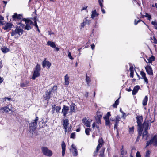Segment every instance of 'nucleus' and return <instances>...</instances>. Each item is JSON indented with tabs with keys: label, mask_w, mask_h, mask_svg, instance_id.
<instances>
[{
	"label": "nucleus",
	"mask_w": 157,
	"mask_h": 157,
	"mask_svg": "<svg viewBox=\"0 0 157 157\" xmlns=\"http://www.w3.org/2000/svg\"><path fill=\"white\" fill-rule=\"evenodd\" d=\"M41 151L43 154L45 155L51 157L52 155V151L48 149L47 147H41Z\"/></svg>",
	"instance_id": "nucleus-5"
},
{
	"label": "nucleus",
	"mask_w": 157,
	"mask_h": 157,
	"mask_svg": "<svg viewBox=\"0 0 157 157\" xmlns=\"http://www.w3.org/2000/svg\"><path fill=\"white\" fill-rule=\"evenodd\" d=\"M134 128L133 127H132L130 128H129V132H133L134 131Z\"/></svg>",
	"instance_id": "nucleus-58"
},
{
	"label": "nucleus",
	"mask_w": 157,
	"mask_h": 157,
	"mask_svg": "<svg viewBox=\"0 0 157 157\" xmlns=\"http://www.w3.org/2000/svg\"><path fill=\"white\" fill-rule=\"evenodd\" d=\"M142 21V20H139L137 21L136 23V20L135 19L134 20V25H136L138 23L140 22V21Z\"/></svg>",
	"instance_id": "nucleus-51"
},
{
	"label": "nucleus",
	"mask_w": 157,
	"mask_h": 157,
	"mask_svg": "<svg viewBox=\"0 0 157 157\" xmlns=\"http://www.w3.org/2000/svg\"><path fill=\"white\" fill-rule=\"evenodd\" d=\"M29 86V82L28 81H25L22 82L20 83V86L21 87H27Z\"/></svg>",
	"instance_id": "nucleus-18"
},
{
	"label": "nucleus",
	"mask_w": 157,
	"mask_h": 157,
	"mask_svg": "<svg viewBox=\"0 0 157 157\" xmlns=\"http://www.w3.org/2000/svg\"><path fill=\"white\" fill-rule=\"evenodd\" d=\"M23 30L20 29V27L17 26L15 30H13L11 32V36H14L16 34H18L19 36H20L23 34Z\"/></svg>",
	"instance_id": "nucleus-4"
},
{
	"label": "nucleus",
	"mask_w": 157,
	"mask_h": 157,
	"mask_svg": "<svg viewBox=\"0 0 157 157\" xmlns=\"http://www.w3.org/2000/svg\"><path fill=\"white\" fill-rule=\"evenodd\" d=\"M146 71L148 75H153V70L150 65H147L145 67Z\"/></svg>",
	"instance_id": "nucleus-11"
},
{
	"label": "nucleus",
	"mask_w": 157,
	"mask_h": 157,
	"mask_svg": "<svg viewBox=\"0 0 157 157\" xmlns=\"http://www.w3.org/2000/svg\"><path fill=\"white\" fill-rule=\"evenodd\" d=\"M154 136H155V139H153L154 145L157 147V135H155Z\"/></svg>",
	"instance_id": "nucleus-32"
},
{
	"label": "nucleus",
	"mask_w": 157,
	"mask_h": 157,
	"mask_svg": "<svg viewBox=\"0 0 157 157\" xmlns=\"http://www.w3.org/2000/svg\"><path fill=\"white\" fill-rule=\"evenodd\" d=\"M101 147H102V145L100 144H98V145L97 146V147H96V150L98 151L99 150L100 148H101Z\"/></svg>",
	"instance_id": "nucleus-47"
},
{
	"label": "nucleus",
	"mask_w": 157,
	"mask_h": 157,
	"mask_svg": "<svg viewBox=\"0 0 157 157\" xmlns=\"http://www.w3.org/2000/svg\"><path fill=\"white\" fill-rule=\"evenodd\" d=\"M121 97L120 96L119 98L117 99L115 101L113 105V107L114 108H117V105H118L119 103V99Z\"/></svg>",
	"instance_id": "nucleus-24"
},
{
	"label": "nucleus",
	"mask_w": 157,
	"mask_h": 157,
	"mask_svg": "<svg viewBox=\"0 0 157 157\" xmlns=\"http://www.w3.org/2000/svg\"><path fill=\"white\" fill-rule=\"evenodd\" d=\"M155 57L153 56H151V57H150L148 59H147L148 61V63H152V62L155 60Z\"/></svg>",
	"instance_id": "nucleus-28"
},
{
	"label": "nucleus",
	"mask_w": 157,
	"mask_h": 157,
	"mask_svg": "<svg viewBox=\"0 0 157 157\" xmlns=\"http://www.w3.org/2000/svg\"><path fill=\"white\" fill-rule=\"evenodd\" d=\"M52 109L53 112L56 110L57 113H59L61 108L60 106H57L56 105H54L52 106Z\"/></svg>",
	"instance_id": "nucleus-14"
},
{
	"label": "nucleus",
	"mask_w": 157,
	"mask_h": 157,
	"mask_svg": "<svg viewBox=\"0 0 157 157\" xmlns=\"http://www.w3.org/2000/svg\"><path fill=\"white\" fill-rule=\"evenodd\" d=\"M98 151L97 150H96L93 153V156L95 157L96 156L98 155Z\"/></svg>",
	"instance_id": "nucleus-56"
},
{
	"label": "nucleus",
	"mask_w": 157,
	"mask_h": 157,
	"mask_svg": "<svg viewBox=\"0 0 157 157\" xmlns=\"http://www.w3.org/2000/svg\"><path fill=\"white\" fill-rule=\"evenodd\" d=\"M147 101L148 97L147 96H145L142 101V104L143 105L145 106L147 105Z\"/></svg>",
	"instance_id": "nucleus-26"
},
{
	"label": "nucleus",
	"mask_w": 157,
	"mask_h": 157,
	"mask_svg": "<svg viewBox=\"0 0 157 157\" xmlns=\"http://www.w3.org/2000/svg\"><path fill=\"white\" fill-rule=\"evenodd\" d=\"M4 20V17L0 15V25H4V22H2V21Z\"/></svg>",
	"instance_id": "nucleus-37"
},
{
	"label": "nucleus",
	"mask_w": 157,
	"mask_h": 157,
	"mask_svg": "<svg viewBox=\"0 0 157 157\" xmlns=\"http://www.w3.org/2000/svg\"><path fill=\"white\" fill-rule=\"evenodd\" d=\"M74 151H73V155L74 156H76L78 155V152L77 149H75L74 150Z\"/></svg>",
	"instance_id": "nucleus-38"
},
{
	"label": "nucleus",
	"mask_w": 157,
	"mask_h": 157,
	"mask_svg": "<svg viewBox=\"0 0 157 157\" xmlns=\"http://www.w3.org/2000/svg\"><path fill=\"white\" fill-rule=\"evenodd\" d=\"M122 113V117H123V118L127 116V115L128 114H128H127L126 113H124L123 112Z\"/></svg>",
	"instance_id": "nucleus-54"
},
{
	"label": "nucleus",
	"mask_w": 157,
	"mask_h": 157,
	"mask_svg": "<svg viewBox=\"0 0 157 157\" xmlns=\"http://www.w3.org/2000/svg\"><path fill=\"white\" fill-rule=\"evenodd\" d=\"M13 24L11 23H7L2 28L5 30H7L8 29L12 28Z\"/></svg>",
	"instance_id": "nucleus-19"
},
{
	"label": "nucleus",
	"mask_w": 157,
	"mask_h": 157,
	"mask_svg": "<svg viewBox=\"0 0 157 157\" xmlns=\"http://www.w3.org/2000/svg\"><path fill=\"white\" fill-rule=\"evenodd\" d=\"M57 89V86H54L52 88V89H51V90H53V92H54V91L56 90Z\"/></svg>",
	"instance_id": "nucleus-48"
},
{
	"label": "nucleus",
	"mask_w": 157,
	"mask_h": 157,
	"mask_svg": "<svg viewBox=\"0 0 157 157\" xmlns=\"http://www.w3.org/2000/svg\"><path fill=\"white\" fill-rule=\"evenodd\" d=\"M33 25L35 26L36 28L38 27L36 21H34V23H33Z\"/></svg>",
	"instance_id": "nucleus-63"
},
{
	"label": "nucleus",
	"mask_w": 157,
	"mask_h": 157,
	"mask_svg": "<svg viewBox=\"0 0 157 157\" xmlns=\"http://www.w3.org/2000/svg\"><path fill=\"white\" fill-rule=\"evenodd\" d=\"M91 130V129L89 128H87L85 129V132L86 134L87 135H89L90 134V131Z\"/></svg>",
	"instance_id": "nucleus-40"
},
{
	"label": "nucleus",
	"mask_w": 157,
	"mask_h": 157,
	"mask_svg": "<svg viewBox=\"0 0 157 157\" xmlns=\"http://www.w3.org/2000/svg\"><path fill=\"white\" fill-rule=\"evenodd\" d=\"M97 115L98 118H102L103 115V113L98 111L97 112Z\"/></svg>",
	"instance_id": "nucleus-33"
},
{
	"label": "nucleus",
	"mask_w": 157,
	"mask_h": 157,
	"mask_svg": "<svg viewBox=\"0 0 157 157\" xmlns=\"http://www.w3.org/2000/svg\"><path fill=\"white\" fill-rule=\"evenodd\" d=\"M69 121L67 119H65L63 121V128L68 127L69 124Z\"/></svg>",
	"instance_id": "nucleus-20"
},
{
	"label": "nucleus",
	"mask_w": 157,
	"mask_h": 157,
	"mask_svg": "<svg viewBox=\"0 0 157 157\" xmlns=\"http://www.w3.org/2000/svg\"><path fill=\"white\" fill-rule=\"evenodd\" d=\"M37 16H35L33 18H31V19H33L34 21H37Z\"/></svg>",
	"instance_id": "nucleus-59"
},
{
	"label": "nucleus",
	"mask_w": 157,
	"mask_h": 157,
	"mask_svg": "<svg viewBox=\"0 0 157 157\" xmlns=\"http://www.w3.org/2000/svg\"><path fill=\"white\" fill-rule=\"evenodd\" d=\"M118 125L116 124H115L114 125V129H117V135L118 134V130L117 128V126Z\"/></svg>",
	"instance_id": "nucleus-55"
},
{
	"label": "nucleus",
	"mask_w": 157,
	"mask_h": 157,
	"mask_svg": "<svg viewBox=\"0 0 157 157\" xmlns=\"http://www.w3.org/2000/svg\"><path fill=\"white\" fill-rule=\"evenodd\" d=\"M1 50L4 53H6L8 52L10 50L5 46H2L1 48Z\"/></svg>",
	"instance_id": "nucleus-21"
},
{
	"label": "nucleus",
	"mask_w": 157,
	"mask_h": 157,
	"mask_svg": "<svg viewBox=\"0 0 157 157\" xmlns=\"http://www.w3.org/2000/svg\"><path fill=\"white\" fill-rule=\"evenodd\" d=\"M61 147L62 149V156H64L65 154V151L66 149V144L64 141H63L62 142Z\"/></svg>",
	"instance_id": "nucleus-15"
},
{
	"label": "nucleus",
	"mask_w": 157,
	"mask_h": 157,
	"mask_svg": "<svg viewBox=\"0 0 157 157\" xmlns=\"http://www.w3.org/2000/svg\"><path fill=\"white\" fill-rule=\"evenodd\" d=\"M0 111L2 112H5L6 113L8 112L9 111H11L10 113H11L12 112V111L9 109L7 106H5L3 107H2L0 109Z\"/></svg>",
	"instance_id": "nucleus-16"
},
{
	"label": "nucleus",
	"mask_w": 157,
	"mask_h": 157,
	"mask_svg": "<svg viewBox=\"0 0 157 157\" xmlns=\"http://www.w3.org/2000/svg\"><path fill=\"white\" fill-rule=\"evenodd\" d=\"M137 122L138 127V134L142 135L143 128L142 127V122L143 121V118H136Z\"/></svg>",
	"instance_id": "nucleus-3"
},
{
	"label": "nucleus",
	"mask_w": 157,
	"mask_h": 157,
	"mask_svg": "<svg viewBox=\"0 0 157 157\" xmlns=\"http://www.w3.org/2000/svg\"><path fill=\"white\" fill-rule=\"evenodd\" d=\"M151 23L154 26L155 29L157 30V22L152 21Z\"/></svg>",
	"instance_id": "nucleus-36"
},
{
	"label": "nucleus",
	"mask_w": 157,
	"mask_h": 157,
	"mask_svg": "<svg viewBox=\"0 0 157 157\" xmlns=\"http://www.w3.org/2000/svg\"><path fill=\"white\" fill-rule=\"evenodd\" d=\"M96 123H97L98 124H101V118H97L96 120Z\"/></svg>",
	"instance_id": "nucleus-52"
},
{
	"label": "nucleus",
	"mask_w": 157,
	"mask_h": 157,
	"mask_svg": "<svg viewBox=\"0 0 157 157\" xmlns=\"http://www.w3.org/2000/svg\"><path fill=\"white\" fill-rule=\"evenodd\" d=\"M145 17H147V19L148 20H150L151 19V15H148V16H144Z\"/></svg>",
	"instance_id": "nucleus-60"
},
{
	"label": "nucleus",
	"mask_w": 157,
	"mask_h": 157,
	"mask_svg": "<svg viewBox=\"0 0 157 157\" xmlns=\"http://www.w3.org/2000/svg\"><path fill=\"white\" fill-rule=\"evenodd\" d=\"M147 130L148 129L147 128H146V129H144V131L143 132L142 134L143 137H144V136H145L147 135V134L148 133Z\"/></svg>",
	"instance_id": "nucleus-35"
},
{
	"label": "nucleus",
	"mask_w": 157,
	"mask_h": 157,
	"mask_svg": "<svg viewBox=\"0 0 157 157\" xmlns=\"http://www.w3.org/2000/svg\"><path fill=\"white\" fill-rule=\"evenodd\" d=\"M134 76V71H132L130 72V76L131 77L133 78Z\"/></svg>",
	"instance_id": "nucleus-61"
},
{
	"label": "nucleus",
	"mask_w": 157,
	"mask_h": 157,
	"mask_svg": "<svg viewBox=\"0 0 157 157\" xmlns=\"http://www.w3.org/2000/svg\"><path fill=\"white\" fill-rule=\"evenodd\" d=\"M68 56L69 58L71 60H73L74 58L72 57L71 56V53L70 52H69L68 54Z\"/></svg>",
	"instance_id": "nucleus-53"
},
{
	"label": "nucleus",
	"mask_w": 157,
	"mask_h": 157,
	"mask_svg": "<svg viewBox=\"0 0 157 157\" xmlns=\"http://www.w3.org/2000/svg\"><path fill=\"white\" fill-rule=\"evenodd\" d=\"M52 92V90L48 89L45 92V95H44L43 97L45 100L48 101L50 98V95Z\"/></svg>",
	"instance_id": "nucleus-9"
},
{
	"label": "nucleus",
	"mask_w": 157,
	"mask_h": 157,
	"mask_svg": "<svg viewBox=\"0 0 157 157\" xmlns=\"http://www.w3.org/2000/svg\"><path fill=\"white\" fill-rule=\"evenodd\" d=\"M119 118H116V122L115 124H116L118 125V124L119 123V122L120 121V120L119 119Z\"/></svg>",
	"instance_id": "nucleus-64"
},
{
	"label": "nucleus",
	"mask_w": 157,
	"mask_h": 157,
	"mask_svg": "<svg viewBox=\"0 0 157 157\" xmlns=\"http://www.w3.org/2000/svg\"><path fill=\"white\" fill-rule=\"evenodd\" d=\"M40 65L37 64L34 69L33 75L32 77V79L35 80L36 78L39 76L40 75Z\"/></svg>",
	"instance_id": "nucleus-2"
},
{
	"label": "nucleus",
	"mask_w": 157,
	"mask_h": 157,
	"mask_svg": "<svg viewBox=\"0 0 157 157\" xmlns=\"http://www.w3.org/2000/svg\"><path fill=\"white\" fill-rule=\"evenodd\" d=\"M88 118H83L82 121L85 125L87 127H90V122L92 121L90 118L87 119Z\"/></svg>",
	"instance_id": "nucleus-10"
},
{
	"label": "nucleus",
	"mask_w": 157,
	"mask_h": 157,
	"mask_svg": "<svg viewBox=\"0 0 157 157\" xmlns=\"http://www.w3.org/2000/svg\"><path fill=\"white\" fill-rule=\"evenodd\" d=\"M30 20L28 19L25 18H23L22 19V21H24L25 22V24H29Z\"/></svg>",
	"instance_id": "nucleus-34"
},
{
	"label": "nucleus",
	"mask_w": 157,
	"mask_h": 157,
	"mask_svg": "<svg viewBox=\"0 0 157 157\" xmlns=\"http://www.w3.org/2000/svg\"><path fill=\"white\" fill-rule=\"evenodd\" d=\"M111 116L110 112H108L105 116H104L103 118H109Z\"/></svg>",
	"instance_id": "nucleus-41"
},
{
	"label": "nucleus",
	"mask_w": 157,
	"mask_h": 157,
	"mask_svg": "<svg viewBox=\"0 0 157 157\" xmlns=\"http://www.w3.org/2000/svg\"><path fill=\"white\" fill-rule=\"evenodd\" d=\"M42 65L43 68H44L46 65L48 67V69L51 66V63L49 61H46V59L45 58L44 61L42 62Z\"/></svg>",
	"instance_id": "nucleus-12"
},
{
	"label": "nucleus",
	"mask_w": 157,
	"mask_h": 157,
	"mask_svg": "<svg viewBox=\"0 0 157 157\" xmlns=\"http://www.w3.org/2000/svg\"><path fill=\"white\" fill-rule=\"evenodd\" d=\"M141 136V135H139V134L138 135V136H137L136 139V142H138L139 141L140 137Z\"/></svg>",
	"instance_id": "nucleus-57"
},
{
	"label": "nucleus",
	"mask_w": 157,
	"mask_h": 157,
	"mask_svg": "<svg viewBox=\"0 0 157 157\" xmlns=\"http://www.w3.org/2000/svg\"><path fill=\"white\" fill-rule=\"evenodd\" d=\"M105 119V125L107 126H109V127H110V122L109 118H104Z\"/></svg>",
	"instance_id": "nucleus-29"
},
{
	"label": "nucleus",
	"mask_w": 157,
	"mask_h": 157,
	"mask_svg": "<svg viewBox=\"0 0 157 157\" xmlns=\"http://www.w3.org/2000/svg\"><path fill=\"white\" fill-rule=\"evenodd\" d=\"M155 136H153V137L151 138L150 140L147 141L146 143V147H148L151 144L153 143V139H155Z\"/></svg>",
	"instance_id": "nucleus-27"
},
{
	"label": "nucleus",
	"mask_w": 157,
	"mask_h": 157,
	"mask_svg": "<svg viewBox=\"0 0 157 157\" xmlns=\"http://www.w3.org/2000/svg\"><path fill=\"white\" fill-rule=\"evenodd\" d=\"M69 108L68 106H66L65 105H63V108L62 109L61 113L63 114L64 118L67 117V115L69 112Z\"/></svg>",
	"instance_id": "nucleus-7"
},
{
	"label": "nucleus",
	"mask_w": 157,
	"mask_h": 157,
	"mask_svg": "<svg viewBox=\"0 0 157 157\" xmlns=\"http://www.w3.org/2000/svg\"><path fill=\"white\" fill-rule=\"evenodd\" d=\"M98 3L100 6L101 8V9H103V5L102 4V2H101V0H98Z\"/></svg>",
	"instance_id": "nucleus-49"
},
{
	"label": "nucleus",
	"mask_w": 157,
	"mask_h": 157,
	"mask_svg": "<svg viewBox=\"0 0 157 157\" xmlns=\"http://www.w3.org/2000/svg\"><path fill=\"white\" fill-rule=\"evenodd\" d=\"M26 25L24 27V29L25 30H29L32 29V27H31L29 24H25Z\"/></svg>",
	"instance_id": "nucleus-31"
},
{
	"label": "nucleus",
	"mask_w": 157,
	"mask_h": 157,
	"mask_svg": "<svg viewBox=\"0 0 157 157\" xmlns=\"http://www.w3.org/2000/svg\"><path fill=\"white\" fill-rule=\"evenodd\" d=\"M140 75L142 77V78H144L146 77V76L145 73L143 71H141L140 72Z\"/></svg>",
	"instance_id": "nucleus-42"
},
{
	"label": "nucleus",
	"mask_w": 157,
	"mask_h": 157,
	"mask_svg": "<svg viewBox=\"0 0 157 157\" xmlns=\"http://www.w3.org/2000/svg\"><path fill=\"white\" fill-rule=\"evenodd\" d=\"M86 80L88 86H89V84L91 81V78H90L87 76L86 75Z\"/></svg>",
	"instance_id": "nucleus-30"
},
{
	"label": "nucleus",
	"mask_w": 157,
	"mask_h": 157,
	"mask_svg": "<svg viewBox=\"0 0 157 157\" xmlns=\"http://www.w3.org/2000/svg\"><path fill=\"white\" fill-rule=\"evenodd\" d=\"M104 149H102L99 155L101 157H104Z\"/></svg>",
	"instance_id": "nucleus-39"
},
{
	"label": "nucleus",
	"mask_w": 157,
	"mask_h": 157,
	"mask_svg": "<svg viewBox=\"0 0 157 157\" xmlns=\"http://www.w3.org/2000/svg\"><path fill=\"white\" fill-rule=\"evenodd\" d=\"M47 44L48 46H50L52 48H55L56 44L54 42L48 41L47 42Z\"/></svg>",
	"instance_id": "nucleus-22"
},
{
	"label": "nucleus",
	"mask_w": 157,
	"mask_h": 157,
	"mask_svg": "<svg viewBox=\"0 0 157 157\" xmlns=\"http://www.w3.org/2000/svg\"><path fill=\"white\" fill-rule=\"evenodd\" d=\"M22 15L21 14L18 15L17 13H14L13 15L12 16V19L13 20H15L16 19H21L22 18Z\"/></svg>",
	"instance_id": "nucleus-13"
},
{
	"label": "nucleus",
	"mask_w": 157,
	"mask_h": 157,
	"mask_svg": "<svg viewBox=\"0 0 157 157\" xmlns=\"http://www.w3.org/2000/svg\"><path fill=\"white\" fill-rule=\"evenodd\" d=\"M64 79H65V84H64L66 85L67 86L69 83V77L68 76L67 74H66L65 76L64 77Z\"/></svg>",
	"instance_id": "nucleus-23"
},
{
	"label": "nucleus",
	"mask_w": 157,
	"mask_h": 157,
	"mask_svg": "<svg viewBox=\"0 0 157 157\" xmlns=\"http://www.w3.org/2000/svg\"><path fill=\"white\" fill-rule=\"evenodd\" d=\"M76 108L77 107L76 105L73 102H71V105H70V110L69 112V113L72 114L73 113H75Z\"/></svg>",
	"instance_id": "nucleus-8"
},
{
	"label": "nucleus",
	"mask_w": 157,
	"mask_h": 157,
	"mask_svg": "<svg viewBox=\"0 0 157 157\" xmlns=\"http://www.w3.org/2000/svg\"><path fill=\"white\" fill-rule=\"evenodd\" d=\"M136 157H141V155H140V152L138 151L136 154Z\"/></svg>",
	"instance_id": "nucleus-50"
},
{
	"label": "nucleus",
	"mask_w": 157,
	"mask_h": 157,
	"mask_svg": "<svg viewBox=\"0 0 157 157\" xmlns=\"http://www.w3.org/2000/svg\"><path fill=\"white\" fill-rule=\"evenodd\" d=\"M39 118H35V119L33 120L31 122L29 123V132L32 134V136L33 135V133L36 132V129L37 127V124Z\"/></svg>",
	"instance_id": "nucleus-1"
},
{
	"label": "nucleus",
	"mask_w": 157,
	"mask_h": 157,
	"mask_svg": "<svg viewBox=\"0 0 157 157\" xmlns=\"http://www.w3.org/2000/svg\"><path fill=\"white\" fill-rule=\"evenodd\" d=\"M99 14L97 13L96 10H94L92 12L91 18L93 19L94 17L98 16Z\"/></svg>",
	"instance_id": "nucleus-25"
},
{
	"label": "nucleus",
	"mask_w": 157,
	"mask_h": 157,
	"mask_svg": "<svg viewBox=\"0 0 157 157\" xmlns=\"http://www.w3.org/2000/svg\"><path fill=\"white\" fill-rule=\"evenodd\" d=\"M147 119L145 118L143 124H142V125L143 128H144V129H145L147 128V129H148L149 126H150L151 123L154 122V119L152 121H151L150 120H147Z\"/></svg>",
	"instance_id": "nucleus-6"
},
{
	"label": "nucleus",
	"mask_w": 157,
	"mask_h": 157,
	"mask_svg": "<svg viewBox=\"0 0 157 157\" xmlns=\"http://www.w3.org/2000/svg\"><path fill=\"white\" fill-rule=\"evenodd\" d=\"M98 144H100L102 145L103 143V140L102 138L100 139H99L98 140Z\"/></svg>",
	"instance_id": "nucleus-45"
},
{
	"label": "nucleus",
	"mask_w": 157,
	"mask_h": 157,
	"mask_svg": "<svg viewBox=\"0 0 157 157\" xmlns=\"http://www.w3.org/2000/svg\"><path fill=\"white\" fill-rule=\"evenodd\" d=\"M140 88V86L138 85H136L134 86L132 91V94L133 95H136Z\"/></svg>",
	"instance_id": "nucleus-17"
},
{
	"label": "nucleus",
	"mask_w": 157,
	"mask_h": 157,
	"mask_svg": "<svg viewBox=\"0 0 157 157\" xmlns=\"http://www.w3.org/2000/svg\"><path fill=\"white\" fill-rule=\"evenodd\" d=\"M153 38L154 40V43L157 44V40L156 39L155 37H153Z\"/></svg>",
	"instance_id": "nucleus-62"
},
{
	"label": "nucleus",
	"mask_w": 157,
	"mask_h": 157,
	"mask_svg": "<svg viewBox=\"0 0 157 157\" xmlns=\"http://www.w3.org/2000/svg\"><path fill=\"white\" fill-rule=\"evenodd\" d=\"M150 154V151L149 150H148L146 152L145 157H149V155Z\"/></svg>",
	"instance_id": "nucleus-43"
},
{
	"label": "nucleus",
	"mask_w": 157,
	"mask_h": 157,
	"mask_svg": "<svg viewBox=\"0 0 157 157\" xmlns=\"http://www.w3.org/2000/svg\"><path fill=\"white\" fill-rule=\"evenodd\" d=\"M101 147H102V145L100 144H98V145L97 146V147H96V150L98 151L99 150L100 148H101Z\"/></svg>",
	"instance_id": "nucleus-46"
},
{
	"label": "nucleus",
	"mask_w": 157,
	"mask_h": 157,
	"mask_svg": "<svg viewBox=\"0 0 157 157\" xmlns=\"http://www.w3.org/2000/svg\"><path fill=\"white\" fill-rule=\"evenodd\" d=\"M75 132L72 133L70 136V137L71 138L75 139Z\"/></svg>",
	"instance_id": "nucleus-44"
}]
</instances>
